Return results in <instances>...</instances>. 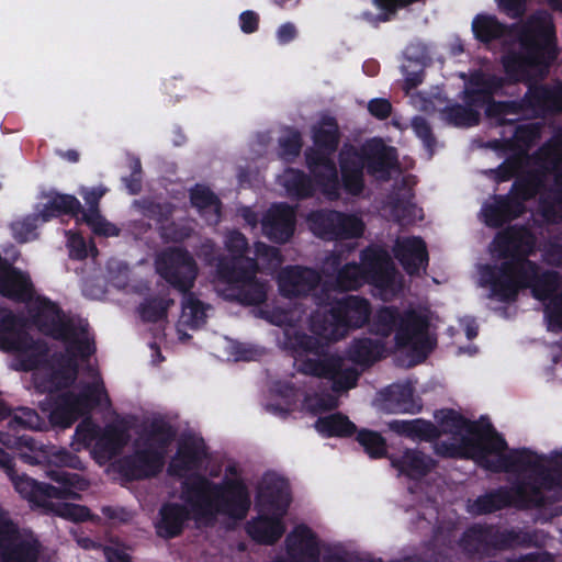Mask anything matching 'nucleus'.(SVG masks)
<instances>
[{
	"mask_svg": "<svg viewBox=\"0 0 562 562\" xmlns=\"http://www.w3.org/2000/svg\"><path fill=\"white\" fill-rule=\"evenodd\" d=\"M183 504L165 503L159 509L156 532L166 540L179 537L190 519L205 526L214 525L217 516L244 520L251 506L250 493L243 479L225 476L214 482L200 473L190 474L181 482Z\"/></svg>",
	"mask_w": 562,
	"mask_h": 562,
	"instance_id": "1",
	"label": "nucleus"
},
{
	"mask_svg": "<svg viewBox=\"0 0 562 562\" xmlns=\"http://www.w3.org/2000/svg\"><path fill=\"white\" fill-rule=\"evenodd\" d=\"M558 457V450L539 454L528 448L513 449L502 457L494 473L531 471L512 485L516 508L542 509L562 501V462Z\"/></svg>",
	"mask_w": 562,
	"mask_h": 562,
	"instance_id": "2",
	"label": "nucleus"
},
{
	"mask_svg": "<svg viewBox=\"0 0 562 562\" xmlns=\"http://www.w3.org/2000/svg\"><path fill=\"white\" fill-rule=\"evenodd\" d=\"M176 438L177 428L170 422L161 416L153 418L139 432L133 452L119 461V473L130 482L158 476Z\"/></svg>",
	"mask_w": 562,
	"mask_h": 562,
	"instance_id": "3",
	"label": "nucleus"
},
{
	"mask_svg": "<svg viewBox=\"0 0 562 562\" xmlns=\"http://www.w3.org/2000/svg\"><path fill=\"white\" fill-rule=\"evenodd\" d=\"M201 252L206 265L215 266L217 279L228 285L232 300L244 306H257L267 301L269 284L257 278L259 265L256 259L216 255L212 243L203 244Z\"/></svg>",
	"mask_w": 562,
	"mask_h": 562,
	"instance_id": "4",
	"label": "nucleus"
},
{
	"mask_svg": "<svg viewBox=\"0 0 562 562\" xmlns=\"http://www.w3.org/2000/svg\"><path fill=\"white\" fill-rule=\"evenodd\" d=\"M397 164L396 149L373 138L361 147L345 146L339 154L341 187L346 193L358 196L366 187L364 169L368 175L385 178Z\"/></svg>",
	"mask_w": 562,
	"mask_h": 562,
	"instance_id": "5",
	"label": "nucleus"
},
{
	"mask_svg": "<svg viewBox=\"0 0 562 562\" xmlns=\"http://www.w3.org/2000/svg\"><path fill=\"white\" fill-rule=\"evenodd\" d=\"M198 265L193 256L182 247L168 248L157 258V272L173 289L183 294L182 316L191 328L205 323L206 314L202 301L191 291L198 277Z\"/></svg>",
	"mask_w": 562,
	"mask_h": 562,
	"instance_id": "6",
	"label": "nucleus"
},
{
	"mask_svg": "<svg viewBox=\"0 0 562 562\" xmlns=\"http://www.w3.org/2000/svg\"><path fill=\"white\" fill-rule=\"evenodd\" d=\"M340 137L337 120L325 115L312 127L314 147H308L304 153L307 169L315 177L321 192L330 200H337L340 196L337 167L330 158L338 149Z\"/></svg>",
	"mask_w": 562,
	"mask_h": 562,
	"instance_id": "7",
	"label": "nucleus"
},
{
	"mask_svg": "<svg viewBox=\"0 0 562 562\" xmlns=\"http://www.w3.org/2000/svg\"><path fill=\"white\" fill-rule=\"evenodd\" d=\"M492 244L503 261L499 265H485L482 268V281L490 286V290L521 268L526 267L532 271L536 267V262L529 259L535 249L536 238L525 225L507 226L495 235Z\"/></svg>",
	"mask_w": 562,
	"mask_h": 562,
	"instance_id": "8",
	"label": "nucleus"
},
{
	"mask_svg": "<svg viewBox=\"0 0 562 562\" xmlns=\"http://www.w3.org/2000/svg\"><path fill=\"white\" fill-rule=\"evenodd\" d=\"M368 299L359 295H346L337 300L331 308L311 316L312 331L323 338L337 340L350 329L361 328L368 324L371 315Z\"/></svg>",
	"mask_w": 562,
	"mask_h": 562,
	"instance_id": "9",
	"label": "nucleus"
},
{
	"mask_svg": "<svg viewBox=\"0 0 562 562\" xmlns=\"http://www.w3.org/2000/svg\"><path fill=\"white\" fill-rule=\"evenodd\" d=\"M460 547L469 554L490 555L495 551H505L515 547L538 546L535 532L520 528L501 529L497 525L475 522L461 535Z\"/></svg>",
	"mask_w": 562,
	"mask_h": 562,
	"instance_id": "10",
	"label": "nucleus"
},
{
	"mask_svg": "<svg viewBox=\"0 0 562 562\" xmlns=\"http://www.w3.org/2000/svg\"><path fill=\"white\" fill-rule=\"evenodd\" d=\"M0 350L18 353V370L24 372L38 369L43 357L49 353L47 344L42 339H34L25 329L24 318L11 311L0 317Z\"/></svg>",
	"mask_w": 562,
	"mask_h": 562,
	"instance_id": "11",
	"label": "nucleus"
},
{
	"mask_svg": "<svg viewBox=\"0 0 562 562\" xmlns=\"http://www.w3.org/2000/svg\"><path fill=\"white\" fill-rule=\"evenodd\" d=\"M559 282L560 278L557 271H541L540 266L536 262L532 271L524 267L514 276L497 282L490 290V297L503 303H512L517 300L520 290L530 289L535 299L544 302L557 294Z\"/></svg>",
	"mask_w": 562,
	"mask_h": 562,
	"instance_id": "12",
	"label": "nucleus"
},
{
	"mask_svg": "<svg viewBox=\"0 0 562 562\" xmlns=\"http://www.w3.org/2000/svg\"><path fill=\"white\" fill-rule=\"evenodd\" d=\"M48 476L60 486H54L45 482H38L25 474H12L11 481L16 492L25 499L46 506L49 499H67L77 496L74 488L83 490L86 480L77 474L66 471L63 468L50 470Z\"/></svg>",
	"mask_w": 562,
	"mask_h": 562,
	"instance_id": "13",
	"label": "nucleus"
},
{
	"mask_svg": "<svg viewBox=\"0 0 562 562\" xmlns=\"http://www.w3.org/2000/svg\"><path fill=\"white\" fill-rule=\"evenodd\" d=\"M102 397L110 402L102 381L86 383L77 394L64 392L56 397L49 419L53 425L70 427L78 418L89 415L99 406Z\"/></svg>",
	"mask_w": 562,
	"mask_h": 562,
	"instance_id": "14",
	"label": "nucleus"
},
{
	"mask_svg": "<svg viewBox=\"0 0 562 562\" xmlns=\"http://www.w3.org/2000/svg\"><path fill=\"white\" fill-rule=\"evenodd\" d=\"M428 329L429 319L426 315L414 310L401 315L394 340L397 348L411 350V366L424 362L436 347V339L429 336Z\"/></svg>",
	"mask_w": 562,
	"mask_h": 562,
	"instance_id": "15",
	"label": "nucleus"
},
{
	"mask_svg": "<svg viewBox=\"0 0 562 562\" xmlns=\"http://www.w3.org/2000/svg\"><path fill=\"white\" fill-rule=\"evenodd\" d=\"M307 221L315 236L329 241L359 238L364 232V223L360 217L336 210L314 211Z\"/></svg>",
	"mask_w": 562,
	"mask_h": 562,
	"instance_id": "16",
	"label": "nucleus"
},
{
	"mask_svg": "<svg viewBox=\"0 0 562 562\" xmlns=\"http://www.w3.org/2000/svg\"><path fill=\"white\" fill-rule=\"evenodd\" d=\"M360 266L366 284L382 295H396L401 290L397 270L389 252L380 247H367L360 254Z\"/></svg>",
	"mask_w": 562,
	"mask_h": 562,
	"instance_id": "17",
	"label": "nucleus"
},
{
	"mask_svg": "<svg viewBox=\"0 0 562 562\" xmlns=\"http://www.w3.org/2000/svg\"><path fill=\"white\" fill-rule=\"evenodd\" d=\"M299 371L306 375L330 381L331 390L336 393L355 387L359 380L357 369L352 367L345 368L344 359L338 355H327L323 359H303L299 364Z\"/></svg>",
	"mask_w": 562,
	"mask_h": 562,
	"instance_id": "18",
	"label": "nucleus"
},
{
	"mask_svg": "<svg viewBox=\"0 0 562 562\" xmlns=\"http://www.w3.org/2000/svg\"><path fill=\"white\" fill-rule=\"evenodd\" d=\"M519 43L520 46H526L553 61L557 57V47L552 15L543 10L532 13L520 29Z\"/></svg>",
	"mask_w": 562,
	"mask_h": 562,
	"instance_id": "19",
	"label": "nucleus"
},
{
	"mask_svg": "<svg viewBox=\"0 0 562 562\" xmlns=\"http://www.w3.org/2000/svg\"><path fill=\"white\" fill-rule=\"evenodd\" d=\"M40 542L21 539L18 526L0 512V562H37Z\"/></svg>",
	"mask_w": 562,
	"mask_h": 562,
	"instance_id": "20",
	"label": "nucleus"
},
{
	"mask_svg": "<svg viewBox=\"0 0 562 562\" xmlns=\"http://www.w3.org/2000/svg\"><path fill=\"white\" fill-rule=\"evenodd\" d=\"M33 322L38 330L55 340L68 341L76 336V327L65 317L59 305L49 299L40 301Z\"/></svg>",
	"mask_w": 562,
	"mask_h": 562,
	"instance_id": "21",
	"label": "nucleus"
},
{
	"mask_svg": "<svg viewBox=\"0 0 562 562\" xmlns=\"http://www.w3.org/2000/svg\"><path fill=\"white\" fill-rule=\"evenodd\" d=\"M505 85L506 79L501 76L475 70L465 82L461 99L477 111L483 108L486 110Z\"/></svg>",
	"mask_w": 562,
	"mask_h": 562,
	"instance_id": "22",
	"label": "nucleus"
},
{
	"mask_svg": "<svg viewBox=\"0 0 562 562\" xmlns=\"http://www.w3.org/2000/svg\"><path fill=\"white\" fill-rule=\"evenodd\" d=\"M321 280L319 272L313 268L288 266L279 273V292L285 299L306 297L318 288Z\"/></svg>",
	"mask_w": 562,
	"mask_h": 562,
	"instance_id": "23",
	"label": "nucleus"
},
{
	"mask_svg": "<svg viewBox=\"0 0 562 562\" xmlns=\"http://www.w3.org/2000/svg\"><path fill=\"white\" fill-rule=\"evenodd\" d=\"M291 504L289 484L281 477H266L256 496L258 513L284 517Z\"/></svg>",
	"mask_w": 562,
	"mask_h": 562,
	"instance_id": "24",
	"label": "nucleus"
},
{
	"mask_svg": "<svg viewBox=\"0 0 562 562\" xmlns=\"http://www.w3.org/2000/svg\"><path fill=\"white\" fill-rule=\"evenodd\" d=\"M295 212L288 203L271 205L261 221L263 234L272 241L283 244L290 240L295 231Z\"/></svg>",
	"mask_w": 562,
	"mask_h": 562,
	"instance_id": "25",
	"label": "nucleus"
},
{
	"mask_svg": "<svg viewBox=\"0 0 562 562\" xmlns=\"http://www.w3.org/2000/svg\"><path fill=\"white\" fill-rule=\"evenodd\" d=\"M34 286L27 273L13 267L0 255V295L11 301L29 302Z\"/></svg>",
	"mask_w": 562,
	"mask_h": 562,
	"instance_id": "26",
	"label": "nucleus"
},
{
	"mask_svg": "<svg viewBox=\"0 0 562 562\" xmlns=\"http://www.w3.org/2000/svg\"><path fill=\"white\" fill-rule=\"evenodd\" d=\"M394 257L404 271L411 276H418L420 269H426L429 261L427 245L419 236L397 238L393 247Z\"/></svg>",
	"mask_w": 562,
	"mask_h": 562,
	"instance_id": "27",
	"label": "nucleus"
},
{
	"mask_svg": "<svg viewBox=\"0 0 562 562\" xmlns=\"http://www.w3.org/2000/svg\"><path fill=\"white\" fill-rule=\"evenodd\" d=\"M476 423L480 425V432L469 434V437L472 436L479 442L482 450L483 459H480L481 467L494 473V469L501 465V459L505 454L503 452L508 448L507 442L487 419L485 420L482 417Z\"/></svg>",
	"mask_w": 562,
	"mask_h": 562,
	"instance_id": "28",
	"label": "nucleus"
},
{
	"mask_svg": "<svg viewBox=\"0 0 562 562\" xmlns=\"http://www.w3.org/2000/svg\"><path fill=\"white\" fill-rule=\"evenodd\" d=\"M520 52H510L502 58L504 71L510 83L527 81L531 68L549 67L552 63L526 46H520Z\"/></svg>",
	"mask_w": 562,
	"mask_h": 562,
	"instance_id": "29",
	"label": "nucleus"
},
{
	"mask_svg": "<svg viewBox=\"0 0 562 562\" xmlns=\"http://www.w3.org/2000/svg\"><path fill=\"white\" fill-rule=\"evenodd\" d=\"M526 212V204L515 201L510 195L495 194L492 203L484 204L482 213L484 223L491 228H501L520 217Z\"/></svg>",
	"mask_w": 562,
	"mask_h": 562,
	"instance_id": "30",
	"label": "nucleus"
},
{
	"mask_svg": "<svg viewBox=\"0 0 562 562\" xmlns=\"http://www.w3.org/2000/svg\"><path fill=\"white\" fill-rule=\"evenodd\" d=\"M247 535L258 544L273 546L285 532L283 517L274 514L258 513L246 522Z\"/></svg>",
	"mask_w": 562,
	"mask_h": 562,
	"instance_id": "31",
	"label": "nucleus"
},
{
	"mask_svg": "<svg viewBox=\"0 0 562 562\" xmlns=\"http://www.w3.org/2000/svg\"><path fill=\"white\" fill-rule=\"evenodd\" d=\"M527 94L530 101V114L532 116H542L547 113H562V81L554 86H529Z\"/></svg>",
	"mask_w": 562,
	"mask_h": 562,
	"instance_id": "32",
	"label": "nucleus"
},
{
	"mask_svg": "<svg viewBox=\"0 0 562 562\" xmlns=\"http://www.w3.org/2000/svg\"><path fill=\"white\" fill-rule=\"evenodd\" d=\"M391 465L411 480L425 477L436 467L435 460L417 449H405L401 456L389 457Z\"/></svg>",
	"mask_w": 562,
	"mask_h": 562,
	"instance_id": "33",
	"label": "nucleus"
},
{
	"mask_svg": "<svg viewBox=\"0 0 562 562\" xmlns=\"http://www.w3.org/2000/svg\"><path fill=\"white\" fill-rule=\"evenodd\" d=\"M127 443L125 430L116 425H106L99 430L92 453L97 460L108 461L116 457Z\"/></svg>",
	"mask_w": 562,
	"mask_h": 562,
	"instance_id": "34",
	"label": "nucleus"
},
{
	"mask_svg": "<svg viewBox=\"0 0 562 562\" xmlns=\"http://www.w3.org/2000/svg\"><path fill=\"white\" fill-rule=\"evenodd\" d=\"M46 198V203H44L40 210V216L43 223L63 215L78 217L79 213L82 211L80 201L72 194L50 192Z\"/></svg>",
	"mask_w": 562,
	"mask_h": 562,
	"instance_id": "35",
	"label": "nucleus"
},
{
	"mask_svg": "<svg viewBox=\"0 0 562 562\" xmlns=\"http://www.w3.org/2000/svg\"><path fill=\"white\" fill-rule=\"evenodd\" d=\"M49 372L43 376L35 375L34 384L40 393L53 394L71 386L78 376V363L69 367L49 368Z\"/></svg>",
	"mask_w": 562,
	"mask_h": 562,
	"instance_id": "36",
	"label": "nucleus"
},
{
	"mask_svg": "<svg viewBox=\"0 0 562 562\" xmlns=\"http://www.w3.org/2000/svg\"><path fill=\"white\" fill-rule=\"evenodd\" d=\"M385 344L380 339L369 337L355 338L347 350L350 361L369 368L383 358Z\"/></svg>",
	"mask_w": 562,
	"mask_h": 562,
	"instance_id": "37",
	"label": "nucleus"
},
{
	"mask_svg": "<svg viewBox=\"0 0 562 562\" xmlns=\"http://www.w3.org/2000/svg\"><path fill=\"white\" fill-rule=\"evenodd\" d=\"M190 202L207 224L216 225L221 221L222 202L210 188L195 184L190 191Z\"/></svg>",
	"mask_w": 562,
	"mask_h": 562,
	"instance_id": "38",
	"label": "nucleus"
},
{
	"mask_svg": "<svg viewBox=\"0 0 562 562\" xmlns=\"http://www.w3.org/2000/svg\"><path fill=\"white\" fill-rule=\"evenodd\" d=\"M205 456L203 439L189 437L179 442L175 462L169 467V473L175 474L177 470H190L198 467Z\"/></svg>",
	"mask_w": 562,
	"mask_h": 562,
	"instance_id": "39",
	"label": "nucleus"
},
{
	"mask_svg": "<svg viewBox=\"0 0 562 562\" xmlns=\"http://www.w3.org/2000/svg\"><path fill=\"white\" fill-rule=\"evenodd\" d=\"M512 506L515 507L512 486H499L477 496L471 508L475 515H488Z\"/></svg>",
	"mask_w": 562,
	"mask_h": 562,
	"instance_id": "40",
	"label": "nucleus"
},
{
	"mask_svg": "<svg viewBox=\"0 0 562 562\" xmlns=\"http://www.w3.org/2000/svg\"><path fill=\"white\" fill-rule=\"evenodd\" d=\"M481 448L479 442L464 435L461 437L458 443L449 442V441H438L435 445V453L442 458H453V459H471L474 460L480 467L481 461L483 459V453L481 452Z\"/></svg>",
	"mask_w": 562,
	"mask_h": 562,
	"instance_id": "41",
	"label": "nucleus"
},
{
	"mask_svg": "<svg viewBox=\"0 0 562 562\" xmlns=\"http://www.w3.org/2000/svg\"><path fill=\"white\" fill-rule=\"evenodd\" d=\"M390 426L398 435L425 442L437 441L441 436L439 427L430 420L423 418L413 420H393Z\"/></svg>",
	"mask_w": 562,
	"mask_h": 562,
	"instance_id": "42",
	"label": "nucleus"
},
{
	"mask_svg": "<svg viewBox=\"0 0 562 562\" xmlns=\"http://www.w3.org/2000/svg\"><path fill=\"white\" fill-rule=\"evenodd\" d=\"M314 427L325 438H349L357 431V426L339 412L318 417Z\"/></svg>",
	"mask_w": 562,
	"mask_h": 562,
	"instance_id": "43",
	"label": "nucleus"
},
{
	"mask_svg": "<svg viewBox=\"0 0 562 562\" xmlns=\"http://www.w3.org/2000/svg\"><path fill=\"white\" fill-rule=\"evenodd\" d=\"M283 186L289 195L297 200H304L314 196L316 187L321 190L314 176L312 178L303 170L295 168H288L285 170Z\"/></svg>",
	"mask_w": 562,
	"mask_h": 562,
	"instance_id": "44",
	"label": "nucleus"
},
{
	"mask_svg": "<svg viewBox=\"0 0 562 562\" xmlns=\"http://www.w3.org/2000/svg\"><path fill=\"white\" fill-rule=\"evenodd\" d=\"M530 113V101L527 92L519 100L494 101L485 110L486 116L498 120L501 125H510L515 120H508L506 115H527Z\"/></svg>",
	"mask_w": 562,
	"mask_h": 562,
	"instance_id": "45",
	"label": "nucleus"
},
{
	"mask_svg": "<svg viewBox=\"0 0 562 562\" xmlns=\"http://www.w3.org/2000/svg\"><path fill=\"white\" fill-rule=\"evenodd\" d=\"M435 418L441 426V435L450 434L457 436L463 431L467 434L480 432V425L477 423L468 419L452 408L437 411L435 413Z\"/></svg>",
	"mask_w": 562,
	"mask_h": 562,
	"instance_id": "46",
	"label": "nucleus"
},
{
	"mask_svg": "<svg viewBox=\"0 0 562 562\" xmlns=\"http://www.w3.org/2000/svg\"><path fill=\"white\" fill-rule=\"evenodd\" d=\"M472 31L477 41L487 44L507 35L508 27L494 15L477 14L473 19Z\"/></svg>",
	"mask_w": 562,
	"mask_h": 562,
	"instance_id": "47",
	"label": "nucleus"
},
{
	"mask_svg": "<svg viewBox=\"0 0 562 562\" xmlns=\"http://www.w3.org/2000/svg\"><path fill=\"white\" fill-rule=\"evenodd\" d=\"M401 315L395 306H381L368 322L370 333L382 338L389 337L397 330Z\"/></svg>",
	"mask_w": 562,
	"mask_h": 562,
	"instance_id": "48",
	"label": "nucleus"
},
{
	"mask_svg": "<svg viewBox=\"0 0 562 562\" xmlns=\"http://www.w3.org/2000/svg\"><path fill=\"white\" fill-rule=\"evenodd\" d=\"M360 262H347L335 276L333 290L339 292L357 291L366 284Z\"/></svg>",
	"mask_w": 562,
	"mask_h": 562,
	"instance_id": "49",
	"label": "nucleus"
},
{
	"mask_svg": "<svg viewBox=\"0 0 562 562\" xmlns=\"http://www.w3.org/2000/svg\"><path fill=\"white\" fill-rule=\"evenodd\" d=\"M442 115L450 124L458 127L476 126L481 121L480 111L465 103H456L446 106L442 111Z\"/></svg>",
	"mask_w": 562,
	"mask_h": 562,
	"instance_id": "50",
	"label": "nucleus"
},
{
	"mask_svg": "<svg viewBox=\"0 0 562 562\" xmlns=\"http://www.w3.org/2000/svg\"><path fill=\"white\" fill-rule=\"evenodd\" d=\"M414 192L408 189L397 192L390 198L392 214L398 223H412L416 218L417 206L414 203Z\"/></svg>",
	"mask_w": 562,
	"mask_h": 562,
	"instance_id": "51",
	"label": "nucleus"
},
{
	"mask_svg": "<svg viewBox=\"0 0 562 562\" xmlns=\"http://www.w3.org/2000/svg\"><path fill=\"white\" fill-rule=\"evenodd\" d=\"M356 434L357 442L371 459L389 458L386 440L380 432L362 428Z\"/></svg>",
	"mask_w": 562,
	"mask_h": 562,
	"instance_id": "52",
	"label": "nucleus"
},
{
	"mask_svg": "<svg viewBox=\"0 0 562 562\" xmlns=\"http://www.w3.org/2000/svg\"><path fill=\"white\" fill-rule=\"evenodd\" d=\"M175 304L170 297L150 296L139 305L138 312L145 323H158L167 318L168 310Z\"/></svg>",
	"mask_w": 562,
	"mask_h": 562,
	"instance_id": "53",
	"label": "nucleus"
},
{
	"mask_svg": "<svg viewBox=\"0 0 562 562\" xmlns=\"http://www.w3.org/2000/svg\"><path fill=\"white\" fill-rule=\"evenodd\" d=\"M385 401L398 412L413 413L414 387L411 383L392 384L385 390Z\"/></svg>",
	"mask_w": 562,
	"mask_h": 562,
	"instance_id": "54",
	"label": "nucleus"
},
{
	"mask_svg": "<svg viewBox=\"0 0 562 562\" xmlns=\"http://www.w3.org/2000/svg\"><path fill=\"white\" fill-rule=\"evenodd\" d=\"M554 183L555 187L540 201L541 215L549 223H557L560 218L558 209L562 211V175L555 177Z\"/></svg>",
	"mask_w": 562,
	"mask_h": 562,
	"instance_id": "55",
	"label": "nucleus"
},
{
	"mask_svg": "<svg viewBox=\"0 0 562 562\" xmlns=\"http://www.w3.org/2000/svg\"><path fill=\"white\" fill-rule=\"evenodd\" d=\"M42 424L43 420L35 409L18 407L7 426L12 432H19L22 429H40Z\"/></svg>",
	"mask_w": 562,
	"mask_h": 562,
	"instance_id": "56",
	"label": "nucleus"
},
{
	"mask_svg": "<svg viewBox=\"0 0 562 562\" xmlns=\"http://www.w3.org/2000/svg\"><path fill=\"white\" fill-rule=\"evenodd\" d=\"M540 183L539 178L535 175L517 178L507 194L515 201L525 204L538 193Z\"/></svg>",
	"mask_w": 562,
	"mask_h": 562,
	"instance_id": "57",
	"label": "nucleus"
},
{
	"mask_svg": "<svg viewBox=\"0 0 562 562\" xmlns=\"http://www.w3.org/2000/svg\"><path fill=\"white\" fill-rule=\"evenodd\" d=\"M303 146L302 135L297 130L288 128L286 134L279 138V156L286 162H293Z\"/></svg>",
	"mask_w": 562,
	"mask_h": 562,
	"instance_id": "58",
	"label": "nucleus"
},
{
	"mask_svg": "<svg viewBox=\"0 0 562 562\" xmlns=\"http://www.w3.org/2000/svg\"><path fill=\"white\" fill-rule=\"evenodd\" d=\"M291 349L299 356L303 353L321 355L324 348L321 339L307 335L303 331H296L289 338Z\"/></svg>",
	"mask_w": 562,
	"mask_h": 562,
	"instance_id": "59",
	"label": "nucleus"
},
{
	"mask_svg": "<svg viewBox=\"0 0 562 562\" xmlns=\"http://www.w3.org/2000/svg\"><path fill=\"white\" fill-rule=\"evenodd\" d=\"M543 313L548 330L562 331V292L547 301Z\"/></svg>",
	"mask_w": 562,
	"mask_h": 562,
	"instance_id": "60",
	"label": "nucleus"
},
{
	"mask_svg": "<svg viewBox=\"0 0 562 562\" xmlns=\"http://www.w3.org/2000/svg\"><path fill=\"white\" fill-rule=\"evenodd\" d=\"M411 126L415 135L423 142L430 155H432L437 140L428 120L422 115H416L412 119Z\"/></svg>",
	"mask_w": 562,
	"mask_h": 562,
	"instance_id": "61",
	"label": "nucleus"
},
{
	"mask_svg": "<svg viewBox=\"0 0 562 562\" xmlns=\"http://www.w3.org/2000/svg\"><path fill=\"white\" fill-rule=\"evenodd\" d=\"M128 167L131 173L126 177H122V182L124 183V187L130 194L136 195L142 191L143 182V169L140 159L138 157H130Z\"/></svg>",
	"mask_w": 562,
	"mask_h": 562,
	"instance_id": "62",
	"label": "nucleus"
},
{
	"mask_svg": "<svg viewBox=\"0 0 562 562\" xmlns=\"http://www.w3.org/2000/svg\"><path fill=\"white\" fill-rule=\"evenodd\" d=\"M256 261L260 260L267 268H277L282 263V255L279 248L262 241L255 243Z\"/></svg>",
	"mask_w": 562,
	"mask_h": 562,
	"instance_id": "63",
	"label": "nucleus"
},
{
	"mask_svg": "<svg viewBox=\"0 0 562 562\" xmlns=\"http://www.w3.org/2000/svg\"><path fill=\"white\" fill-rule=\"evenodd\" d=\"M142 212L149 220L164 224L172 216L173 207L170 203L145 201L142 205Z\"/></svg>",
	"mask_w": 562,
	"mask_h": 562,
	"instance_id": "64",
	"label": "nucleus"
}]
</instances>
